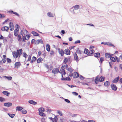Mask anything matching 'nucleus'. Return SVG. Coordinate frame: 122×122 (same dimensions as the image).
<instances>
[{
    "instance_id": "1",
    "label": "nucleus",
    "mask_w": 122,
    "mask_h": 122,
    "mask_svg": "<svg viewBox=\"0 0 122 122\" xmlns=\"http://www.w3.org/2000/svg\"><path fill=\"white\" fill-rule=\"evenodd\" d=\"M22 53V49H20L19 50H17L16 52L15 51L12 52V54L14 58H16L18 57V59H19Z\"/></svg>"
},
{
    "instance_id": "2",
    "label": "nucleus",
    "mask_w": 122,
    "mask_h": 122,
    "mask_svg": "<svg viewBox=\"0 0 122 122\" xmlns=\"http://www.w3.org/2000/svg\"><path fill=\"white\" fill-rule=\"evenodd\" d=\"M49 119L51 120L52 122H57L58 120V118L56 116H55L54 118L51 117H49Z\"/></svg>"
},
{
    "instance_id": "3",
    "label": "nucleus",
    "mask_w": 122,
    "mask_h": 122,
    "mask_svg": "<svg viewBox=\"0 0 122 122\" xmlns=\"http://www.w3.org/2000/svg\"><path fill=\"white\" fill-rule=\"evenodd\" d=\"M57 50L59 53L61 55V56H63L64 53L63 50L62 49H61L60 48H58Z\"/></svg>"
},
{
    "instance_id": "4",
    "label": "nucleus",
    "mask_w": 122,
    "mask_h": 122,
    "mask_svg": "<svg viewBox=\"0 0 122 122\" xmlns=\"http://www.w3.org/2000/svg\"><path fill=\"white\" fill-rule=\"evenodd\" d=\"M27 31L26 30H22L20 34L22 36H25L27 32Z\"/></svg>"
},
{
    "instance_id": "5",
    "label": "nucleus",
    "mask_w": 122,
    "mask_h": 122,
    "mask_svg": "<svg viewBox=\"0 0 122 122\" xmlns=\"http://www.w3.org/2000/svg\"><path fill=\"white\" fill-rule=\"evenodd\" d=\"M59 73L61 74L62 77H63V75H65L66 74V72L65 70L61 68L60 70V71H59Z\"/></svg>"
},
{
    "instance_id": "6",
    "label": "nucleus",
    "mask_w": 122,
    "mask_h": 122,
    "mask_svg": "<svg viewBox=\"0 0 122 122\" xmlns=\"http://www.w3.org/2000/svg\"><path fill=\"white\" fill-rule=\"evenodd\" d=\"M21 65L20 62H16L14 64V67L16 68H18Z\"/></svg>"
},
{
    "instance_id": "7",
    "label": "nucleus",
    "mask_w": 122,
    "mask_h": 122,
    "mask_svg": "<svg viewBox=\"0 0 122 122\" xmlns=\"http://www.w3.org/2000/svg\"><path fill=\"white\" fill-rule=\"evenodd\" d=\"M74 60L76 61V62H78L79 61L78 57L76 53L74 54Z\"/></svg>"
},
{
    "instance_id": "8",
    "label": "nucleus",
    "mask_w": 122,
    "mask_h": 122,
    "mask_svg": "<svg viewBox=\"0 0 122 122\" xmlns=\"http://www.w3.org/2000/svg\"><path fill=\"white\" fill-rule=\"evenodd\" d=\"M59 72V70L57 68H56L54 69L52 71V72L55 74H56L58 72Z\"/></svg>"
},
{
    "instance_id": "9",
    "label": "nucleus",
    "mask_w": 122,
    "mask_h": 122,
    "mask_svg": "<svg viewBox=\"0 0 122 122\" xmlns=\"http://www.w3.org/2000/svg\"><path fill=\"white\" fill-rule=\"evenodd\" d=\"M9 27H10V30L11 31L13 30L14 29V26L13 25V24L12 22H10L9 24Z\"/></svg>"
},
{
    "instance_id": "10",
    "label": "nucleus",
    "mask_w": 122,
    "mask_h": 122,
    "mask_svg": "<svg viewBox=\"0 0 122 122\" xmlns=\"http://www.w3.org/2000/svg\"><path fill=\"white\" fill-rule=\"evenodd\" d=\"M65 54L67 55H69L70 54V51L68 49H66L64 50Z\"/></svg>"
},
{
    "instance_id": "11",
    "label": "nucleus",
    "mask_w": 122,
    "mask_h": 122,
    "mask_svg": "<svg viewBox=\"0 0 122 122\" xmlns=\"http://www.w3.org/2000/svg\"><path fill=\"white\" fill-rule=\"evenodd\" d=\"M119 79V76L115 78L112 81L113 83H117Z\"/></svg>"
},
{
    "instance_id": "12",
    "label": "nucleus",
    "mask_w": 122,
    "mask_h": 122,
    "mask_svg": "<svg viewBox=\"0 0 122 122\" xmlns=\"http://www.w3.org/2000/svg\"><path fill=\"white\" fill-rule=\"evenodd\" d=\"M73 77L74 78H76L79 77V74L78 73L76 72H74L73 73Z\"/></svg>"
},
{
    "instance_id": "13",
    "label": "nucleus",
    "mask_w": 122,
    "mask_h": 122,
    "mask_svg": "<svg viewBox=\"0 0 122 122\" xmlns=\"http://www.w3.org/2000/svg\"><path fill=\"white\" fill-rule=\"evenodd\" d=\"M112 89L113 90L116 91L117 90V87L114 84H111V86Z\"/></svg>"
},
{
    "instance_id": "14",
    "label": "nucleus",
    "mask_w": 122,
    "mask_h": 122,
    "mask_svg": "<svg viewBox=\"0 0 122 122\" xmlns=\"http://www.w3.org/2000/svg\"><path fill=\"white\" fill-rule=\"evenodd\" d=\"M12 105V104L10 102H7L6 103L4 104V106L7 107H9L11 106Z\"/></svg>"
},
{
    "instance_id": "15",
    "label": "nucleus",
    "mask_w": 122,
    "mask_h": 122,
    "mask_svg": "<svg viewBox=\"0 0 122 122\" xmlns=\"http://www.w3.org/2000/svg\"><path fill=\"white\" fill-rule=\"evenodd\" d=\"M9 28L8 27L5 26L4 27H2L1 29V30L2 31H8Z\"/></svg>"
},
{
    "instance_id": "16",
    "label": "nucleus",
    "mask_w": 122,
    "mask_h": 122,
    "mask_svg": "<svg viewBox=\"0 0 122 122\" xmlns=\"http://www.w3.org/2000/svg\"><path fill=\"white\" fill-rule=\"evenodd\" d=\"M61 80L63 81H70L71 79L68 76L66 78H63V77H62Z\"/></svg>"
},
{
    "instance_id": "17",
    "label": "nucleus",
    "mask_w": 122,
    "mask_h": 122,
    "mask_svg": "<svg viewBox=\"0 0 122 122\" xmlns=\"http://www.w3.org/2000/svg\"><path fill=\"white\" fill-rule=\"evenodd\" d=\"M6 56L5 55H3V58L2 60L4 63H5L6 62L7 60Z\"/></svg>"
},
{
    "instance_id": "18",
    "label": "nucleus",
    "mask_w": 122,
    "mask_h": 122,
    "mask_svg": "<svg viewBox=\"0 0 122 122\" xmlns=\"http://www.w3.org/2000/svg\"><path fill=\"white\" fill-rule=\"evenodd\" d=\"M94 81L95 83L96 84H97L98 82V81H99V76H97L95 79Z\"/></svg>"
},
{
    "instance_id": "19",
    "label": "nucleus",
    "mask_w": 122,
    "mask_h": 122,
    "mask_svg": "<svg viewBox=\"0 0 122 122\" xmlns=\"http://www.w3.org/2000/svg\"><path fill=\"white\" fill-rule=\"evenodd\" d=\"M28 102L31 104L33 105H36L37 103L36 102L33 101V100H30Z\"/></svg>"
},
{
    "instance_id": "20",
    "label": "nucleus",
    "mask_w": 122,
    "mask_h": 122,
    "mask_svg": "<svg viewBox=\"0 0 122 122\" xmlns=\"http://www.w3.org/2000/svg\"><path fill=\"white\" fill-rule=\"evenodd\" d=\"M105 79V77L104 76H101L99 77V81L100 82H102L104 81Z\"/></svg>"
},
{
    "instance_id": "21",
    "label": "nucleus",
    "mask_w": 122,
    "mask_h": 122,
    "mask_svg": "<svg viewBox=\"0 0 122 122\" xmlns=\"http://www.w3.org/2000/svg\"><path fill=\"white\" fill-rule=\"evenodd\" d=\"M94 50H92L90 51L88 53V56H91L94 52Z\"/></svg>"
},
{
    "instance_id": "22",
    "label": "nucleus",
    "mask_w": 122,
    "mask_h": 122,
    "mask_svg": "<svg viewBox=\"0 0 122 122\" xmlns=\"http://www.w3.org/2000/svg\"><path fill=\"white\" fill-rule=\"evenodd\" d=\"M46 50L48 51H50V46L49 44H47L46 46Z\"/></svg>"
},
{
    "instance_id": "23",
    "label": "nucleus",
    "mask_w": 122,
    "mask_h": 122,
    "mask_svg": "<svg viewBox=\"0 0 122 122\" xmlns=\"http://www.w3.org/2000/svg\"><path fill=\"white\" fill-rule=\"evenodd\" d=\"M43 60V59L41 57L38 58L37 60V62L39 63Z\"/></svg>"
},
{
    "instance_id": "24",
    "label": "nucleus",
    "mask_w": 122,
    "mask_h": 122,
    "mask_svg": "<svg viewBox=\"0 0 122 122\" xmlns=\"http://www.w3.org/2000/svg\"><path fill=\"white\" fill-rule=\"evenodd\" d=\"M18 33V30L15 29L14 31V34L15 36H17Z\"/></svg>"
},
{
    "instance_id": "25",
    "label": "nucleus",
    "mask_w": 122,
    "mask_h": 122,
    "mask_svg": "<svg viewBox=\"0 0 122 122\" xmlns=\"http://www.w3.org/2000/svg\"><path fill=\"white\" fill-rule=\"evenodd\" d=\"M110 83H109L108 81H106L104 83V86L106 87H108L110 85Z\"/></svg>"
},
{
    "instance_id": "26",
    "label": "nucleus",
    "mask_w": 122,
    "mask_h": 122,
    "mask_svg": "<svg viewBox=\"0 0 122 122\" xmlns=\"http://www.w3.org/2000/svg\"><path fill=\"white\" fill-rule=\"evenodd\" d=\"M22 109L23 108L19 106H17L16 108V111H21Z\"/></svg>"
},
{
    "instance_id": "27",
    "label": "nucleus",
    "mask_w": 122,
    "mask_h": 122,
    "mask_svg": "<svg viewBox=\"0 0 122 122\" xmlns=\"http://www.w3.org/2000/svg\"><path fill=\"white\" fill-rule=\"evenodd\" d=\"M36 60V58L35 56H33L31 59V63H33Z\"/></svg>"
},
{
    "instance_id": "28",
    "label": "nucleus",
    "mask_w": 122,
    "mask_h": 122,
    "mask_svg": "<svg viewBox=\"0 0 122 122\" xmlns=\"http://www.w3.org/2000/svg\"><path fill=\"white\" fill-rule=\"evenodd\" d=\"M32 34L33 35V36H38L39 35V34H38L35 31H33L32 32Z\"/></svg>"
},
{
    "instance_id": "29",
    "label": "nucleus",
    "mask_w": 122,
    "mask_h": 122,
    "mask_svg": "<svg viewBox=\"0 0 122 122\" xmlns=\"http://www.w3.org/2000/svg\"><path fill=\"white\" fill-rule=\"evenodd\" d=\"M94 56L97 57H99L100 56V54L99 53L97 52L95 53L94 54Z\"/></svg>"
},
{
    "instance_id": "30",
    "label": "nucleus",
    "mask_w": 122,
    "mask_h": 122,
    "mask_svg": "<svg viewBox=\"0 0 122 122\" xmlns=\"http://www.w3.org/2000/svg\"><path fill=\"white\" fill-rule=\"evenodd\" d=\"M2 93L4 95L7 96H8V95L9 94V93L8 92L6 91H3L2 92Z\"/></svg>"
},
{
    "instance_id": "31",
    "label": "nucleus",
    "mask_w": 122,
    "mask_h": 122,
    "mask_svg": "<svg viewBox=\"0 0 122 122\" xmlns=\"http://www.w3.org/2000/svg\"><path fill=\"white\" fill-rule=\"evenodd\" d=\"M105 56L106 57L110 58L112 56L110 54L106 53L105 54Z\"/></svg>"
},
{
    "instance_id": "32",
    "label": "nucleus",
    "mask_w": 122,
    "mask_h": 122,
    "mask_svg": "<svg viewBox=\"0 0 122 122\" xmlns=\"http://www.w3.org/2000/svg\"><path fill=\"white\" fill-rule=\"evenodd\" d=\"M39 114L41 116L43 117H45L46 116L45 114L43 112H39Z\"/></svg>"
},
{
    "instance_id": "33",
    "label": "nucleus",
    "mask_w": 122,
    "mask_h": 122,
    "mask_svg": "<svg viewBox=\"0 0 122 122\" xmlns=\"http://www.w3.org/2000/svg\"><path fill=\"white\" fill-rule=\"evenodd\" d=\"M39 112H44L45 111V109L43 107H41L40 108L39 110Z\"/></svg>"
},
{
    "instance_id": "34",
    "label": "nucleus",
    "mask_w": 122,
    "mask_h": 122,
    "mask_svg": "<svg viewBox=\"0 0 122 122\" xmlns=\"http://www.w3.org/2000/svg\"><path fill=\"white\" fill-rule=\"evenodd\" d=\"M47 15L49 17H53V15L50 12H48L47 14Z\"/></svg>"
},
{
    "instance_id": "35",
    "label": "nucleus",
    "mask_w": 122,
    "mask_h": 122,
    "mask_svg": "<svg viewBox=\"0 0 122 122\" xmlns=\"http://www.w3.org/2000/svg\"><path fill=\"white\" fill-rule=\"evenodd\" d=\"M28 56V55L25 52H23V57H24L25 58H26Z\"/></svg>"
},
{
    "instance_id": "36",
    "label": "nucleus",
    "mask_w": 122,
    "mask_h": 122,
    "mask_svg": "<svg viewBox=\"0 0 122 122\" xmlns=\"http://www.w3.org/2000/svg\"><path fill=\"white\" fill-rule=\"evenodd\" d=\"M110 59L111 61L113 62H115L116 60L115 58L114 57H112V56L110 57Z\"/></svg>"
},
{
    "instance_id": "37",
    "label": "nucleus",
    "mask_w": 122,
    "mask_h": 122,
    "mask_svg": "<svg viewBox=\"0 0 122 122\" xmlns=\"http://www.w3.org/2000/svg\"><path fill=\"white\" fill-rule=\"evenodd\" d=\"M67 62V58L66 57H65L64 58V59L63 61V62L64 63V64H66Z\"/></svg>"
},
{
    "instance_id": "38",
    "label": "nucleus",
    "mask_w": 122,
    "mask_h": 122,
    "mask_svg": "<svg viewBox=\"0 0 122 122\" xmlns=\"http://www.w3.org/2000/svg\"><path fill=\"white\" fill-rule=\"evenodd\" d=\"M17 38L18 40L19 41H21L22 40L21 38L20 35H18L17 36Z\"/></svg>"
},
{
    "instance_id": "39",
    "label": "nucleus",
    "mask_w": 122,
    "mask_h": 122,
    "mask_svg": "<svg viewBox=\"0 0 122 122\" xmlns=\"http://www.w3.org/2000/svg\"><path fill=\"white\" fill-rule=\"evenodd\" d=\"M73 7H74V8H75L74 9L75 10H77L78 9H79V6L78 5H76L74 6H73Z\"/></svg>"
},
{
    "instance_id": "40",
    "label": "nucleus",
    "mask_w": 122,
    "mask_h": 122,
    "mask_svg": "<svg viewBox=\"0 0 122 122\" xmlns=\"http://www.w3.org/2000/svg\"><path fill=\"white\" fill-rule=\"evenodd\" d=\"M5 101V99L1 97H0V101L1 102H3Z\"/></svg>"
},
{
    "instance_id": "41",
    "label": "nucleus",
    "mask_w": 122,
    "mask_h": 122,
    "mask_svg": "<svg viewBox=\"0 0 122 122\" xmlns=\"http://www.w3.org/2000/svg\"><path fill=\"white\" fill-rule=\"evenodd\" d=\"M8 115H9V116L11 117V118H13L15 116V115L14 114H8Z\"/></svg>"
},
{
    "instance_id": "42",
    "label": "nucleus",
    "mask_w": 122,
    "mask_h": 122,
    "mask_svg": "<svg viewBox=\"0 0 122 122\" xmlns=\"http://www.w3.org/2000/svg\"><path fill=\"white\" fill-rule=\"evenodd\" d=\"M76 52L78 54H81L82 51H81L79 49H78L77 50Z\"/></svg>"
},
{
    "instance_id": "43",
    "label": "nucleus",
    "mask_w": 122,
    "mask_h": 122,
    "mask_svg": "<svg viewBox=\"0 0 122 122\" xmlns=\"http://www.w3.org/2000/svg\"><path fill=\"white\" fill-rule=\"evenodd\" d=\"M22 113L23 114H25L27 112L26 111L25 109L22 110L21 111Z\"/></svg>"
},
{
    "instance_id": "44",
    "label": "nucleus",
    "mask_w": 122,
    "mask_h": 122,
    "mask_svg": "<svg viewBox=\"0 0 122 122\" xmlns=\"http://www.w3.org/2000/svg\"><path fill=\"white\" fill-rule=\"evenodd\" d=\"M57 113L61 116H62L63 115V114L62 113V112L60 111L59 110H57Z\"/></svg>"
},
{
    "instance_id": "45",
    "label": "nucleus",
    "mask_w": 122,
    "mask_h": 122,
    "mask_svg": "<svg viewBox=\"0 0 122 122\" xmlns=\"http://www.w3.org/2000/svg\"><path fill=\"white\" fill-rule=\"evenodd\" d=\"M88 50L86 48L85 49L84 51V53L85 54H87V53H88Z\"/></svg>"
},
{
    "instance_id": "46",
    "label": "nucleus",
    "mask_w": 122,
    "mask_h": 122,
    "mask_svg": "<svg viewBox=\"0 0 122 122\" xmlns=\"http://www.w3.org/2000/svg\"><path fill=\"white\" fill-rule=\"evenodd\" d=\"M67 70L69 71H73V69L71 67H69L67 69Z\"/></svg>"
},
{
    "instance_id": "47",
    "label": "nucleus",
    "mask_w": 122,
    "mask_h": 122,
    "mask_svg": "<svg viewBox=\"0 0 122 122\" xmlns=\"http://www.w3.org/2000/svg\"><path fill=\"white\" fill-rule=\"evenodd\" d=\"M6 61L7 63H10L11 62V60L9 58H7Z\"/></svg>"
},
{
    "instance_id": "48",
    "label": "nucleus",
    "mask_w": 122,
    "mask_h": 122,
    "mask_svg": "<svg viewBox=\"0 0 122 122\" xmlns=\"http://www.w3.org/2000/svg\"><path fill=\"white\" fill-rule=\"evenodd\" d=\"M68 67V65L67 64H66V65H65L63 66H62L61 67V68L64 69L65 68H67Z\"/></svg>"
},
{
    "instance_id": "49",
    "label": "nucleus",
    "mask_w": 122,
    "mask_h": 122,
    "mask_svg": "<svg viewBox=\"0 0 122 122\" xmlns=\"http://www.w3.org/2000/svg\"><path fill=\"white\" fill-rule=\"evenodd\" d=\"M31 55H30L28 57V60H27V61H30V60L31 59Z\"/></svg>"
},
{
    "instance_id": "50",
    "label": "nucleus",
    "mask_w": 122,
    "mask_h": 122,
    "mask_svg": "<svg viewBox=\"0 0 122 122\" xmlns=\"http://www.w3.org/2000/svg\"><path fill=\"white\" fill-rule=\"evenodd\" d=\"M7 79L9 80H10L12 79V77L11 76H5Z\"/></svg>"
},
{
    "instance_id": "51",
    "label": "nucleus",
    "mask_w": 122,
    "mask_h": 122,
    "mask_svg": "<svg viewBox=\"0 0 122 122\" xmlns=\"http://www.w3.org/2000/svg\"><path fill=\"white\" fill-rule=\"evenodd\" d=\"M5 14H0V18H4L5 17Z\"/></svg>"
},
{
    "instance_id": "52",
    "label": "nucleus",
    "mask_w": 122,
    "mask_h": 122,
    "mask_svg": "<svg viewBox=\"0 0 122 122\" xmlns=\"http://www.w3.org/2000/svg\"><path fill=\"white\" fill-rule=\"evenodd\" d=\"M100 60V61L101 63L102 64V63L103 61L104 60V58L103 57H101Z\"/></svg>"
},
{
    "instance_id": "53",
    "label": "nucleus",
    "mask_w": 122,
    "mask_h": 122,
    "mask_svg": "<svg viewBox=\"0 0 122 122\" xmlns=\"http://www.w3.org/2000/svg\"><path fill=\"white\" fill-rule=\"evenodd\" d=\"M72 93L74 95L76 96H77L78 95V94L76 92H72Z\"/></svg>"
},
{
    "instance_id": "54",
    "label": "nucleus",
    "mask_w": 122,
    "mask_h": 122,
    "mask_svg": "<svg viewBox=\"0 0 122 122\" xmlns=\"http://www.w3.org/2000/svg\"><path fill=\"white\" fill-rule=\"evenodd\" d=\"M22 39H23V42H25V40L26 39V38L25 36H22Z\"/></svg>"
},
{
    "instance_id": "55",
    "label": "nucleus",
    "mask_w": 122,
    "mask_h": 122,
    "mask_svg": "<svg viewBox=\"0 0 122 122\" xmlns=\"http://www.w3.org/2000/svg\"><path fill=\"white\" fill-rule=\"evenodd\" d=\"M50 55L51 56L53 55L54 54V51H51L50 52Z\"/></svg>"
},
{
    "instance_id": "56",
    "label": "nucleus",
    "mask_w": 122,
    "mask_h": 122,
    "mask_svg": "<svg viewBox=\"0 0 122 122\" xmlns=\"http://www.w3.org/2000/svg\"><path fill=\"white\" fill-rule=\"evenodd\" d=\"M72 71H70V73L69 74V76H72L73 75V74L72 72Z\"/></svg>"
},
{
    "instance_id": "57",
    "label": "nucleus",
    "mask_w": 122,
    "mask_h": 122,
    "mask_svg": "<svg viewBox=\"0 0 122 122\" xmlns=\"http://www.w3.org/2000/svg\"><path fill=\"white\" fill-rule=\"evenodd\" d=\"M25 36H26L27 37V38H26V40H28L29 39V38H30V36L29 35H26Z\"/></svg>"
},
{
    "instance_id": "58",
    "label": "nucleus",
    "mask_w": 122,
    "mask_h": 122,
    "mask_svg": "<svg viewBox=\"0 0 122 122\" xmlns=\"http://www.w3.org/2000/svg\"><path fill=\"white\" fill-rule=\"evenodd\" d=\"M80 42L81 41L80 40H78L75 42V43L76 44L78 43H80Z\"/></svg>"
},
{
    "instance_id": "59",
    "label": "nucleus",
    "mask_w": 122,
    "mask_h": 122,
    "mask_svg": "<svg viewBox=\"0 0 122 122\" xmlns=\"http://www.w3.org/2000/svg\"><path fill=\"white\" fill-rule=\"evenodd\" d=\"M75 47V46H72L69 47V49L71 50L72 49H74Z\"/></svg>"
},
{
    "instance_id": "60",
    "label": "nucleus",
    "mask_w": 122,
    "mask_h": 122,
    "mask_svg": "<svg viewBox=\"0 0 122 122\" xmlns=\"http://www.w3.org/2000/svg\"><path fill=\"white\" fill-rule=\"evenodd\" d=\"M65 101L66 102H67V103H69L70 102V101L69 100H68V99H65Z\"/></svg>"
},
{
    "instance_id": "61",
    "label": "nucleus",
    "mask_w": 122,
    "mask_h": 122,
    "mask_svg": "<svg viewBox=\"0 0 122 122\" xmlns=\"http://www.w3.org/2000/svg\"><path fill=\"white\" fill-rule=\"evenodd\" d=\"M13 13L15 15L17 16H19V14H18L16 12H14Z\"/></svg>"
},
{
    "instance_id": "62",
    "label": "nucleus",
    "mask_w": 122,
    "mask_h": 122,
    "mask_svg": "<svg viewBox=\"0 0 122 122\" xmlns=\"http://www.w3.org/2000/svg\"><path fill=\"white\" fill-rule=\"evenodd\" d=\"M41 53V51H39L38 52V55L39 56H40Z\"/></svg>"
},
{
    "instance_id": "63",
    "label": "nucleus",
    "mask_w": 122,
    "mask_h": 122,
    "mask_svg": "<svg viewBox=\"0 0 122 122\" xmlns=\"http://www.w3.org/2000/svg\"><path fill=\"white\" fill-rule=\"evenodd\" d=\"M46 67L48 69L49 68V66L47 64H46L45 65Z\"/></svg>"
},
{
    "instance_id": "64",
    "label": "nucleus",
    "mask_w": 122,
    "mask_h": 122,
    "mask_svg": "<svg viewBox=\"0 0 122 122\" xmlns=\"http://www.w3.org/2000/svg\"><path fill=\"white\" fill-rule=\"evenodd\" d=\"M42 122H45V119L44 118H42L41 119Z\"/></svg>"
}]
</instances>
